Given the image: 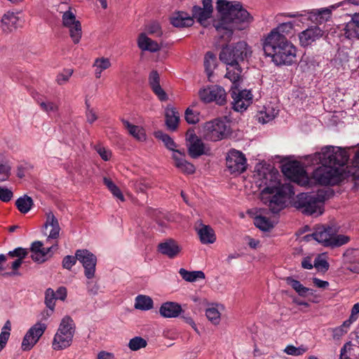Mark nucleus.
Returning <instances> with one entry per match:
<instances>
[{
	"label": "nucleus",
	"mask_w": 359,
	"mask_h": 359,
	"mask_svg": "<svg viewBox=\"0 0 359 359\" xmlns=\"http://www.w3.org/2000/svg\"><path fill=\"white\" fill-rule=\"evenodd\" d=\"M316 161L322 165L312 173L313 180L320 185H334L341 180L339 167L344 166L348 161L347 151L340 147L326 146L314 154Z\"/></svg>",
	"instance_id": "nucleus-1"
},
{
	"label": "nucleus",
	"mask_w": 359,
	"mask_h": 359,
	"mask_svg": "<svg viewBox=\"0 0 359 359\" xmlns=\"http://www.w3.org/2000/svg\"><path fill=\"white\" fill-rule=\"evenodd\" d=\"M217 10L220 20L214 24L218 36L225 42L232 39L233 30L244 29L243 25L252 20L250 13L238 1L217 0Z\"/></svg>",
	"instance_id": "nucleus-2"
},
{
	"label": "nucleus",
	"mask_w": 359,
	"mask_h": 359,
	"mask_svg": "<svg viewBox=\"0 0 359 359\" xmlns=\"http://www.w3.org/2000/svg\"><path fill=\"white\" fill-rule=\"evenodd\" d=\"M276 170H271L264 174L263 183L265 187L261 193L262 201L264 203H268L273 213L279 212L284 208L285 198H290L294 194L293 187L289 183L282 184Z\"/></svg>",
	"instance_id": "nucleus-3"
},
{
	"label": "nucleus",
	"mask_w": 359,
	"mask_h": 359,
	"mask_svg": "<svg viewBox=\"0 0 359 359\" xmlns=\"http://www.w3.org/2000/svg\"><path fill=\"white\" fill-rule=\"evenodd\" d=\"M252 51L245 41L226 45L219 53V60L226 65L225 77L235 83L241 78V62L250 56Z\"/></svg>",
	"instance_id": "nucleus-4"
},
{
	"label": "nucleus",
	"mask_w": 359,
	"mask_h": 359,
	"mask_svg": "<svg viewBox=\"0 0 359 359\" xmlns=\"http://www.w3.org/2000/svg\"><path fill=\"white\" fill-rule=\"evenodd\" d=\"M75 324L72 318L65 316L54 336L52 347L55 351L63 350L71 346L75 332Z\"/></svg>",
	"instance_id": "nucleus-5"
},
{
	"label": "nucleus",
	"mask_w": 359,
	"mask_h": 359,
	"mask_svg": "<svg viewBox=\"0 0 359 359\" xmlns=\"http://www.w3.org/2000/svg\"><path fill=\"white\" fill-rule=\"evenodd\" d=\"M325 196L323 191H318L316 194H308L302 193L298 196L296 202L297 208L302 209V212L309 215L316 214L321 215V205L325 201Z\"/></svg>",
	"instance_id": "nucleus-6"
},
{
	"label": "nucleus",
	"mask_w": 359,
	"mask_h": 359,
	"mask_svg": "<svg viewBox=\"0 0 359 359\" xmlns=\"http://www.w3.org/2000/svg\"><path fill=\"white\" fill-rule=\"evenodd\" d=\"M229 131L226 123L219 118L206 122L203 126V137L210 141H219L226 138Z\"/></svg>",
	"instance_id": "nucleus-7"
},
{
	"label": "nucleus",
	"mask_w": 359,
	"mask_h": 359,
	"mask_svg": "<svg viewBox=\"0 0 359 359\" xmlns=\"http://www.w3.org/2000/svg\"><path fill=\"white\" fill-rule=\"evenodd\" d=\"M236 83H233V86L230 90L232 109L236 111L243 112L252 103L253 95L250 90H239Z\"/></svg>",
	"instance_id": "nucleus-8"
},
{
	"label": "nucleus",
	"mask_w": 359,
	"mask_h": 359,
	"mask_svg": "<svg viewBox=\"0 0 359 359\" xmlns=\"http://www.w3.org/2000/svg\"><path fill=\"white\" fill-rule=\"evenodd\" d=\"M296 52V48L286 39L271 57L272 61L277 65H290L294 61Z\"/></svg>",
	"instance_id": "nucleus-9"
},
{
	"label": "nucleus",
	"mask_w": 359,
	"mask_h": 359,
	"mask_svg": "<svg viewBox=\"0 0 359 359\" xmlns=\"http://www.w3.org/2000/svg\"><path fill=\"white\" fill-rule=\"evenodd\" d=\"M226 164L231 174H241L247 168L245 156L240 151L231 149L226 157Z\"/></svg>",
	"instance_id": "nucleus-10"
},
{
	"label": "nucleus",
	"mask_w": 359,
	"mask_h": 359,
	"mask_svg": "<svg viewBox=\"0 0 359 359\" xmlns=\"http://www.w3.org/2000/svg\"><path fill=\"white\" fill-rule=\"evenodd\" d=\"M200 99L205 103L215 102L219 105L226 102V94L224 89L219 86H208L198 92Z\"/></svg>",
	"instance_id": "nucleus-11"
},
{
	"label": "nucleus",
	"mask_w": 359,
	"mask_h": 359,
	"mask_svg": "<svg viewBox=\"0 0 359 359\" xmlns=\"http://www.w3.org/2000/svg\"><path fill=\"white\" fill-rule=\"evenodd\" d=\"M76 255L78 258V261L82 264L84 268L85 276L88 279L94 278L97 264L96 256L86 249L77 250L76 251Z\"/></svg>",
	"instance_id": "nucleus-12"
},
{
	"label": "nucleus",
	"mask_w": 359,
	"mask_h": 359,
	"mask_svg": "<svg viewBox=\"0 0 359 359\" xmlns=\"http://www.w3.org/2000/svg\"><path fill=\"white\" fill-rule=\"evenodd\" d=\"M50 244V246L44 248L41 241L33 242L29 248L32 260L38 263H43L46 261L48 257L51 256L53 250H55L57 248V241Z\"/></svg>",
	"instance_id": "nucleus-13"
},
{
	"label": "nucleus",
	"mask_w": 359,
	"mask_h": 359,
	"mask_svg": "<svg viewBox=\"0 0 359 359\" xmlns=\"http://www.w3.org/2000/svg\"><path fill=\"white\" fill-rule=\"evenodd\" d=\"M62 22L65 27L69 29L70 36L74 43H78L81 38V25L79 20H76L75 15L69 11L64 13L62 15Z\"/></svg>",
	"instance_id": "nucleus-14"
},
{
	"label": "nucleus",
	"mask_w": 359,
	"mask_h": 359,
	"mask_svg": "<svg viewBox=\"0 0 359 359\" xmlns=\"http://www.w3.org/2000/svg\"><path fill=\"white\" fill-rule=\"evenodd\" d=\"M286 39L285 36H282L277 34L275 32L271 31L263 43V50L265 55L271 57L274 55L278 48L282 46Z\"/></svg>",
	"instance_id": "nucleus-15"
},
{
	"label": "nucleus",
	"mask_w": 359,
	"mask_h": 359,
	"mask_svg": "<svg viewBox=\"0 0 359 359\" xmlns=\"http://www.w3.org/2000/svg\"><path fill=\"white\" fill-rule=\"evenodd\" d=\"M336 231L330 226L320 225L317 226L314 232L312 233L313 238L324 246H330L332 239Z\"/></svg>",
	"instance_id": "nucleus-16"
},
{
	"label": "nucleus",
	"mask_w": 359,
	"mask_h": 359,
	"mask_svg": "<svg viewBox=\"0 0 359 359\" xmlns=\"http://www.w3.org/2000/svg\"><path fill=\"white\" fill-rule=\"evenodd\" d=\"M203 8L198 6H194L192 8V18H195L200 23H203L210 18L213 11L212 1L203 0Z\"/></svg>",
	"instance_id": "nucleus-17"
},
{
	"label": "nucleus",
	"mask_w": 359,
	"mask_h": 359,
	"mask_svg": "<svg viewBox=\"0 0 359 359\" xmlns=\"http://www.w3.org/2000/svg\"><path fill=\"white\" fill-rule=\"evenodd\" d=\"M282 172L285 177L293 181H298L306 174L304 168L297 161L290 162L283 165Z\"/></svg>",
	"instance_id": "nucleus-18"
},
{
	"label": "nucleus",
	"mask_w": 359,
	"mask_h": 359,
	"mask_svg": "<svg viewBox=\"0 0 359 359\" xmlns=\"http://www.w3.org/2000/svg\"><path fill=\"white\" fill-rule=\"evenodd\" d=\"M323 35V31L320 27L317 26L311 27L299 34L300 44L302 46H308L322 37Z\"/></svg>",
	"instance_id": "nucleus-19"
},
{
	"label": "nucleus",
	"mask_w": 359,
	"mask_h": 359,
	"mask_svg": "<svg viewBox=\"0 0 359 359\" xmlns=\"http://www.w3.org/2000/svg\"><path fill=\"white\" fill-rule=\"evenodd\" d=\"M44 226L46 229L50 228L46 239V243H54L60 236V227L58 220L53 212H50L47 214V219Z\"/></svg>",
	"instance_id": "nucleus-20"
},
{
	"label": "nucleus",
	"mask_w": 359,
	"mask_h": 359,
	"mask_svg": "<svg viewBox=\"0 0 359 359\" xmlns=\"http://www.w3.org/2000/svg\"><path fill=\"white\" fill-rule=\"evenodd\" d=\"M181 250V247L172 239L167 240L158 245V252L171 259L177 257Z\"/></svg>",
	"instance_id": "nucleus-21"
},
{
	"label": "nucleus",
	"mask_w": 359,
	"mask_h": 359,
	"mask_svg": "<svg viewBox=\"0 0 359 359\" xmlns=\"http://www.w3.org/2000/svg\"><path fill=\"white\" fill-rule=\"evenodd\" d=\"M149 83L154 94L161 101H165L168 100L166 93L160 85V76L156 71L153 70L150 72L149 76Z\"/></svg>",
	"instance_id": "nucleus-22"
},
{
	"label": "nucleus",
	"mask_w": 359,
	"mask_h": 359,
	"mask_svg": "<svg viewBox=\"0 0 359 359\" xmlns=\"http://www.w3.org/2000/svg\"><path fill=\"white\" fill-rule=\"evenodd\" d=\"M187 140L189 142V154L192 158H197L204 153V144L195 134L187 133Z\"/></svg>",
	"instance_id": "nucleus-23"
},
{
	"label": "nucleus",
	"mask_w": 359,
	"mask_h": 359,
	"mask_svg": "<svg viewBox=\"0 0 359 359\" xmlns=\"http://www.w3.org/2000/svg\"><path fill=\"white\" fill-rule=\"evenodd\" d=\"M172 158L175 161V165L181 172L189 175L193 174L195 172V166L192 163L188 162L184 158V155L180 151H176L175 153H173Z\"/></svg>",
	"instance_id": "nucleus-24"
},
{
	"label": "nucleus",
	"mask_w": 359,
	"mask_h": 359,
	"mask_svg": "<svg viewBox=\"0 0 359 359\" xmlns=\"http://www.w3.org/2000/svg\"><path fill=\"white\" fill-rule=\"evenodd\" d=\"M182 311L181 306L172 302L163 303L159 309L160 314L164 318H176Z\"/></svg>",
	"instance_id": "nucleus-25"
},
{
	"label": "nucleus",
	"mask_w": 359,
	"mask_h": 359,
	"mask_svg": "<svg viewBox=\"0 0 359 359\" xmlns=\"http://www.w3.org/2000/svg\"><path fill=\"white\" fill-rule=\"evenodd\" d=\"M137 45L141 50L151 53L157 52L161 49V46L156 41L149 38L145 33H141L139 35Z\"/></svg>",
	"instance_id": "nucleus-26"
},
{
	"label": "nucleus",
	"mask_w": 359,
	"mask_h": 359,
	"mask_svg": "<svg viewBox=\"0 0 359 359\" xmlns=\"http://www.w3.org/2000/svg\"><path fill=\"white\" fill-rule=\"evenodd\" d=\"M332 9L333 8H332L331 6L330 8H321L320 10L313 9L308 12L310 15L309 19L316 23L322 24L323 22L327 21L330 18Z\"/></svg>",
	"instance_id": "nucleus-27"
},
{
	"label": "nucleus",
	"mask_w": 359,
	"mask_h": 359,
	"mask_svg": "<svg viewBox=\"0 0 359 359\" xmlns=\"http://www.w3.org/2000/svg\"><path fill=\"white\" fill-rule=\"evenodd\" d=\"M19 18L13 12H7L1 19L3 29L6 32H12L19 25Z\"/></svg>",
	"instance_id": "nucleus-28"
},
{
	"label": "nucleus",
	"mask_w": 359,
	"mask_h": 359,
	"mask_svg": "<svg viewBox=\"0 0 359 359\" xmlns=\"http://www.w3.org/2000/svg\"><path fill=\"white\" fill-rule=\"evenodd\" d=\"M170 20L172 25L176 27H189L194 23L193 18L182 11L175 13Z\"/></svg>",
	"instance_id": "nucleus-29"
},
{
	"label": "nucleus",
	"mask_w": 359,
	"mask_h": 359,
	"mask_svg": "<svg viewBox=\"0 0 359 359\" xmlns=\"http://www.w3.org/2000/svg\"><path fill=\"white\" fill-rule=\"evenodd\" d=\"M197 231L202 243L210 244L215 242L216 236L215 231L210 226L201 224V227Z\"/></svg>",
	"instance_id": "nucleus-30"
},
{
	"label": "nucleus",
	"mask_w": 359,
	"mask_h": 359,
	"mask_svg": "<svg viewBox=\"0 0 359 359\" xmlns=\"http://www.w3.org/2000/svg\"><path fill=\"white\" fill-rule=\"evenodd\" d=\"M124 127L128 130L129 134L140 142L146 140V133L144 130L138 126L131 124L128 121L121 119Z\"/></svg>",
	"instance_id": "nucleus-31"
},
{
	"label": "nucleus",
	"mask_w": 359,
	"mask_h": 359,
	"mask_svg": "<svg viewBox=\"0 0 359 359\" xmlns=\"http://www.w3.org/2000/svg\"><path fill=\"white\" fill-rule=\"evenodd\" d=\"M165 124L170 130H175L177 128L180 116L177 111L173 108H167L165 109Z\"/></svg>",
	"instance_id": "nucleus-32"
},
{
	"label": "nucleus",
	"mask_w": 359,
	"mask_h": 359,
	"mask_svg": "<svg viewBox=\"0 0 359 359\" xmlns=\"http://www.w3.org/2000/svg\"><path fill=\"white\" fill-rule=\"evenodd\" d=\"M285 280L301 297H306L311 291V289L304 287L299 280L294 279L291 276L285 278Z\"/></svg>",
	"instance_id": "nucleus-33"
},
{
	"label": "nucleus",
	"mask_w": 359,
	"mask_h": 359,
	"mask_svg": "<svg viewBox=\"0 0 359 359\" xmlns=\"http://www.w3.org/2000/svg\"><path fill=\"white\" fill-rule=\"evenodd\" d=\"M344 255L350 262L347 269L353 273H359V257L356 258L359 256V252L355 250H347Z\"/></svg>",
	"instance_id": "nucleus-34"
},
{
	"label": "nucleus",
	"mask_w": 359,
	"mask_h": 359,
	"mask_svg": "<svg viewBox=\"0 0 359 359\" xmlns=\"http://www.w3.org/2000/svg\"><path fill=\"white\" fill-rule=\"evenodd\" d=\"M359 13L355 14L352 18V22L346 25L345 34L348 38L359 39Z\"/></svg>",
	"instance_id": "nucleus-35"
},
{
	"label": "nucleus",
	"mask_w": 359,
	"mask_h": 359,
	"mask_svg": "<svg viewBox=\"0 0 359 359\" xmlns=\"http://www.w3.org/2000/svg\"><path fill=\"white\" fill-rule=\"evenodd\" d=\"M179 273L187 282H194L198 279L205 278V273L201 271H189L184 269H180Z\"/></svg>",
	"instance_id": "nucleus-36"
},
{
	"label": "nucleus",
	"mask_w": 359,
	"mask_h": 359,
	"mask_svg": "<svg viewBox=\"0 0 359 359\" xmlns=\"http://www.w3.org/2000/svg\"><path fill=\"white\" fill-rule=\"evenodd\" d=\"M153 307V300L146 295H138L135 298V308L137 309L147 311Z\"/></svg>",
	"instance_id": "nucleus-37"
},
{
	"label": "nucleus",
	"mask_w": 359,
	"mask_h": 359,
	"mask_svg": "<svg viewBox=\"0 0 359 359\" xmlns=\"http://www.w3.org/2000/svg\"><path fill=\"white\" fill-rule=\"evenodd\" d=\"M15 205L18 209V210L22 213H27L28 212L32 205H33V200L31 197L25 195L22 197H20L15 202Z\"/></svg>",
	"instance_id": "nucleus-38"
},
{
	"label": "nucleus",
	"mask_w": 359,
	"mask_h": 359,
	"mask_svg": "<svg viewBox=\"0 0 359 359\" xmlns=\"http://www.w3.org/2000/svg\"><path fill=\"white\" fill-rule=\"evenodd\" d=\"M204 67L205 71L208 78H210L216 67V57L212 53L208 52L205 54L204 58Z\"/></svg>",
	"instance_id": "nucleus-39"
},
{
	"label": "nucleus",
	"mask_w": 359,
	"mask_h": 359,
	"mask_svg": "<svg viewBox=\"0 0 359 359\" xmlns=\"http://www.w3.org/2000/svg\"><path fill=\"white\" fill-rule=\"evenodd\" d=\"M254 224L262 231H266L273 227V222L267 217L258 215L255 217Z\"/></svg>",
	"instance_id": "nucleus-40"
},
{
	"label": "nucleus",
	"mask_w": 359,
	"mask_h": 359,
	"mask_svg": "<svg viewBox=\"0 0 359 359\" xmlns=\"http://www.w3.org/2000/svg\"><path fill=\"white\" fill-rule=\"evenodd\" d=\"M46 324L39 322L31 327L27 332L31 335L32 338L37 342L46 331Z\"/></svg>",
	"instance_id": "nucleus-41"
},
{
	"label": "nucleus",
	"mask_w": 359,
	"mask_h": 359,
	"mask_svg": "<svg viewBox=\"0 0 359 359\" xmlns=\"http://www.w3.org/2000/svg\"><path fill=\"white\" fill-rule=\"evenodd\" d=\"M294 28V23L292 22H287L280 23L277 27L273 29L271 32H275L277 34L285 36L292 33Z\"/></svg>",
	"instance_id": "nucleus-42"
},
{
	"label": "nucleus",
	"mask_w": 359,
	"mask_h": 359,
	"mask_svg": "<svg viewBox=\"0 0 359 359\" xmlns=\"http://www.w3.org/2000/svg\"><path fill=\"white\" fill-rule=\"evenodd\" d=\"M155 136L156 138L162 140L165 146L168 149L172 150L173 151V153H175V151H177L175 149V148L176 147V144L168 135L165 134L161 131H158L156 133Z\"/></svg>",
	"instance_id": "nucleus-43"
},
{
	"label": "nucleus",
	"mask_w": 359,
	"mask_h": 359,
	"mask_svg": "<svg viewBox=\"0 0 359 359\" xmlns=\"http://www.w3.org/2000/svg\"><path fill=\"white\" fill-rule=\"evenodd\" d=\"M147 341L141 337H135L131 339L128 343V347L131 351H136L140 348L146 347Z\"/></svg>",
	"instance_id": "nucleus-44"
},
{
	"label": "nucleus",
	"mask_w": 359,
	"mask_h": 359,
	"mask_svg": "<svg viewBox=\"0 0 359 359\" xmlns=\"http://www.w3.org/2000/svg\"><path fill=\"white\" fill-rule=\"evenodd\" d=\"M55 299H57L54 290L52 288H48L45 292V304L51 311H54Z\"/></svg>",
	"instance_id": "nucleus-45"
},
{
	"label": "nucleus",
	"mask_w": 359,
	"mask_h": 359,
	"mask_svg": "<svg viewBox=\"0 0 359 359\" xmlns=\"http://www.w3.org/2000/svg\"><path fill=\"white\" fill-rule=\"evenodd\" d=\"M307 347L303 345L299 347H295L293 345H288L285 348L284 352L287 355L297 356L303 355L304 353L307 351Z\"/></svg>",
	"instance_id": "nucleus-46"
},
{
	"label": "nucleus",
	"mask_w": 359,
	"mask_h": 359,
	"mask_svg": "<svg viewBox=\"0 0 359 359\" xmlns=\"http://www.w3.org/2000/svg\"><path fill=\"white\" fill-rule=\"evenodd\" d=\"M111 65V64L109 58L102 57L95 60L93 67L99 70L104 71L109 69Z\"/></svg>",
	"instance_id": "nucleus-47"
},
{
	"label": "nucleus",
	"mask_w": 359,
	"mask_h": 359,
	"mask_svg": "<svg viewBox=\"0 0 359 359\" xmlns=\"http://www.w3.org/2000/svg\"><path fill=\"white\" fill-rule=\"evenodd\" d=\"M205 315L208 320L215 325H217L220 320V313L215 308H209L205 311Z\"/></svg>",
	"instance_id": "nucleus-48"
},
{
	"label": "nucleus",
	"mask_w": 359,
	"mask_h": 359,
	"mask_svg": "<svg viewBox=\"0 0 359 359\" xmlns=\"http://www.w3.org/2000/svg\"><path fill=\"white\" fill-rule=\"evenodd\" d=\"M29 252V249L17 248L15 250L8 252V255L12 258L17 257V259L23 260L28 255Z\"/></svg>",
	"instance_id": "nucleus-49"
},
{
	"label": "nucleus",
	"mask_w": 359,
	"mask_h": 359,
	"mask_svg": "<svg viewBox=\"0 0 359 359\" xmlns=\"http://www.w3.org/2000/svg\"><path fill=\"white\" fill-rule=\"evenodd\" d=\"M41 109L46 113L55 112L58 110V106L53 102L37 101Z\"/></svg>",
	"instance_id": "nucleus-50"
},
{
	"label": "nucleus",
	"mask_w": 359,
	"mask_h": 359,
	"mask_svg": "<svg viewBox=\"0 0 359 359\" xmlns=\"http://www.w3.org/2000/svg\"><path fill=\"white\" fill-rule=\"evenodd\" d=\"M185 120L189 124H195L199 121V114L188 108L185 111Z\"/></svg>",
	"instance_id": "nucleus-51"
},
{
	"label": "nucleus",
	"mask_w": 359,
	"mask_h": 359,
	"mask_svg": "<svg viewBox=\"0 0 359 359\" xmlns=\"http://www.w3.org/2000/svg\"><path fill=\"white\" fill-rule=\"evenodd\" d=\"M23 262V260H21L20 259H17L14 262L11 263V268L12 269L10 272H6L4 273V276H20V273L18 271V269L20 267Z\"/></svg>",
	"instance_id": "nucleus-52"
},
{
	"label": "nucleus",
	"mask_w": 359,
	"mask_h": 359,
	"mask_svg": "<svg viewBox=\"0 0 359 359\" xmlns=\"http://www.w3.org/2000/svg\"><path fill=\"white\" fill-rule=\"evenodd\" d=\"M146 31L149 34L160 36L162 34L161 27L158 22H153L146 27Z\"/></svg>",
	"instance_id": "nucleus-53"
},
{
	"label": "nucleus",
	"mask_w": 359,
	"mask_h": 359,
	"mask_svg": "<svg viewBox=\"0 0 359 359\" xmlns=\"http://www.w3.org/2000/svg\"><path fill=\"white\" fill-rule=\"evenodd\" d=\"M94 149L97 152L102 160L107 161L110 159L111 156V152L110 150L107 149L105 147H102L100 144L95 145Z\"/></svg>",
	"instance_id": "nucleus-54"
},
{
	"label": "nucleus",
	"mask_w": 359,
	"mask_h": 359,
	"mask_svg": "<svg viewBox=\"0 0 359 359\" xmlns=\"http://www.w3.org/2000/svg\"><path fill=\"white\" fill-rule=\"evenodd\" d=\"M36 344V341L27 332L22 342V348L23 351H29Z\"/></svg>",
	"instance_id": "nucleus-55"
},
{
	"label": "nucleus",
	"mask_w": 359,
	"mask_h": 359,
	"mask_svg": "<svg viewBox=\"0 0 359 359\" xmlns=\"http://www.w3.org/2000/svg\"><path fill=\"white\" fill-rule=\"evenodd\" d=\"M349 241V237L344 235L334 234L332 239V245L330 246H341Z\"/></svg>",
	"instance_id": "nucleus-56"
},
{
	"label": "nucleus",
	"mask_w": 359,
	"mask_h": 359,
	"mask_svg": "<svg viewBox=\"0 0 359 359\" xmlns=\"http://www.w3.org/2000/svg\"><path fill=\"white\" fill-rule=\"evenodd\" d=\"M76 260H78V258L76 257V255L72 256V255H67L65 256L62 259V266L64 269L70 270L72 267L75 265Z\"/></svg>",
	"instance_id": "nucleus-57"
},
{
	"label": "nucleus",
	"mask_w": 359,
	"mask_h": 359,
	"mask_svg": "<svg viewBox=\"0 0 359 359\" xmlns=\"http://www.w3.org/2000/svg\"><path fill=\"white\" fill-rule=\"evenodd\" d=\"M313 266H315V268L318 271H325L328 269L329 264L324 259L320 257H318L315 259Z\"/></svg>",
	"instance_id": "nucleus-58"
},
{
	"label": "nucleus",
	"mask_w": 359,
	"mask_h": 359,
	"mask_svg": "<svg viewBox=\"0 0 359 359\" xmlns=\"http://www.w3.org/2000/svg\"><path fill=\"white\" fill-rule=\"evenodd\" d=\"M13 194L11 190L0 187V200L3 202H8L11 200Z\"/></svg>",
	"instance_id": "nucleus-59"
},
{
	"label": "nucleus",
	"mask_w": 359,
	"mask_h": 359,
	"mask_svg": "<svg viewBox=\"0 0 359 359\" xmlns=\"http://www.w3.org/2000/svg\"><path fill=\"white\" fill-rule=\"evenodd\" d=\"M73 73L72 69H67L65 73L60 74L57 76V83L59 85H63L67 83Z\"/></svg>",
	"instance_id": "nucleus-60"
},
{
	"label": "nucleus",
	"mask_w": 359,
	"mask_h": 359,
	"mask_svg": "<svg viewBox=\"0 0 359 359\" xmlns=\"http://www.w3.org/2000/svg\"><path fill=\"white\" fill-rule=\"evenodd\" d=\"M356 320H353L351 318V316H350L349 318L347 320H345L344 323L339 327H337L334 329V332H337V331L341 332V334H344L347 332L348 327L350 325L355 322Z\"/></svg>",
	"instance_id": "nucleus-61"
},
{
	"label": "nucleus",
	"mask_w": 359,
	"mask_h": 359,
	"mask_svg": "<svg viewBox=\"0 0 359 359\" xmlns=\"http://www.w3.org/2000/svg\"><path fill=\"white\" fill-rule=\"evenodd\" d=\"M130 184L133 186L137 191L144 192L147 188L148 185L143 180L130 181Z\"/></svg>",
	"instance_id": "nucleus-62"
},
{
	"label": "nucleus",
	"mask_w": 359,
	"mask_h": 359,
	"mask_svg": "<svg viewBox=\"0 0 359 359\" xmlns=\"http://www.w3.org/2000/svg\"><path fill=\"white\" fill-rule=\"evenodd\" d=\"M10 337L8 331H1L0 334V352L6 346Z\"/></svg>",
	"instance_id": "nucleus-63"
},
{
	"label": "nucleus",
	"mask_w": 359,
	"mask_h": 359,
	"mask_svg": "<svg viewBox=\"0 0 359 359\" xmlns=\"http://www.w3.org/2000/svg\"><path fill=\"white\" fill-rule=\"evenodd\" d=\"M97 359H116L113 353L101 351L98 353Z\"/></svg>",
	"instance_id": "nucleus-64"
}]
</instances>
